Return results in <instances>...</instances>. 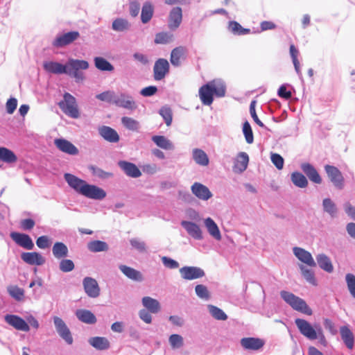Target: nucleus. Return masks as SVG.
<instances>
[{"label": "nucleus", "instance_id": "1", "mask_svg": "<svg viewBox=\"0 0 355 355\" xmlns=\"http://www.w3.org/2000/svg\"><path fill=\"white\" fill-rule=\"evenodd\" d=\"M89 63L86 60L69 58L65 64L58 62L46 61L43 63L44 69L53 74H67L78 83L85 79L84 73L80 70L89 68Z\"/></svg>", "mask_w": 355, "mask_h": 355}, {"label": "nucleus", "instance_id": "2", "mask_svg": "<svg viewBox=\"0 0 355 355\" xmlns=\"http://www.w3.org/2000/svg\"><path fill=\"white\" fill-rule=\"evenodd\" d=\"M199 97L205 105H210L214 101V95L216 97H223L226 93L225 83L220 79L209 81L199 89Z\"/></svg>", "mask_w": 355, "mask_h": 355}, {"label": "nucleus", "instance_id": "3", "mask_svg": "<svg viewBox=\"0 0 355 355\" xmlns=\"http://www.w3.org/2000/svg\"><path fill=\"white\" fill-rule=\"evenodd\" d=\"M295 324L300 334L305 338L310 340L318 339L321 345H327V342L320 324H315L313 326L307 320L301 318L295 319Z\"/></svg>", "mask_w": 355, "mask_h": 355}, {"label": "nucleus", "instance_id": "4", "mask_svg": "<svg viewBox=\"0 0 355 355\" xmlns=\"http://www.w3.org/2000/svg\"><path fill=\"white\" fill-rule=\"evenodd\" d=\"M280 296L285 301V302L291 306L294 310L308 315H312V310L309 308L306 302L303 299L296 296L292 293L286 291H282L280 292Z\"/></svg>", "mask_w": 355, "mask_h": 355}, {"label": "nucleus", "instance_id": "5", "mask_svg": "<svg viewBox=\"0 0 355 355\" xmlns=\"http://www.w3.org/2000/svg\"><path fill=\"white\" fill-rule=\"evenodd\" d=\"M58 105L62 111L67 116L78 119L80 116L76 100L69 93H64L63 95V101L58 103Z\"/></svg>", "mask_w": 355, "mask_h": 355}, {"label": "nucleus", "instance_id": "6", "mask_svg": "<svg viewBox=\"0 0 355 355\" xmlns=\"http://www.w3.org/2000/svg\"><path fill=\"white\" fill-rule=\"evenodd\" d=\"M81 191L82 196L95 200H102L107 195L105 191L102 188L94 184H89L87 182Z\"/></svg>", "mask_w": 355, "mask_h": 355}, {"label": "nucleus", "instance_id": "7", "mask_svg": "<svg viewBox=\"0 0 355 355\" xmlns=\"http://www.w3.org/2000/svg\"><path fill=\"white\" fill-rule=\"evenodd\" d=\"M114 105L131 111L137 108V104L133 96L125 92H121L119 95H116Z\"/></svg>", "mask_w": 355, "mask_h": 355}, {"label": "nucleus", "instance_id": "8", "mask_svg": "<svg viewBox=\"0 0 355 355\" xmlns=\"http://www.w3.org/2000/svg\"><path fill=\"white\" fill-rule=\"evenodd\" d=\"M324 170L334 186L338 189H343L344 188V178L339 169L334 166L326 165Z\"/></svg>", "mask_w": 355, "mask_h": 355}, {"label": "nucleus", "instance_id": "9", "mask_svg": "<svg viewBox=\"0 0 355 355\" xmlns=\"http://www.w3.org/2000/svg\"><path fill=\"white\" fill-rule=\"evenodd\" d=\"M53 324L55 326V328L56 329V331L58 332V335L65 340V342L71 345L73 343V338L71 334V331L67 327V324L64 322V320L58 317L54 316L53 318Z\"/></svg>", "mask_w": 355, "mask_h": 355}, {"label": "nucleus", "instance_id": "10", "mask_svg": "<svg viewBox=\"0 0 355 355\" xmlns=\"http://www.w3.org/2000/svg\"><path fill=\"white\" fill-rule=\"evenodd\" d=\"M80 36L78 31H70L64 34H59L56 36L52 42V45L55 48H62L71 44Z\"/></svg>", "mask_w": 355, "mask_h": 355}, {"label": "nucleus", "instance_id": "11", "mask_svg": "<svg viewBox=\"0 0 355 355\" xmlns=\"http://www.w3.org/2000/svg\"><path fill=\"white\" fill-rule=\"evenodd\" d=\"M83 285L85 293L89 297L96 298L100 295L101 289L95 279L86 277L83 280Z\"/></svg>", "mask_w": 355, "mask_h": 355}, {"label": "nucleus", "instance_id": "12", "mask_svg": "<svg viewBox=\"0 0 355 355\" xmlns=\"http://www.w3.org/2000/svg\"><path fill=\"white\" fill-rule=\"evenodd\" d=\"M180 273L182 279L185 280H193L203 277L205 271L196 266H184L180 269Z\"/></svg>", "mask_w": 355, "mask_h": 355}, {"label": "nucleus", "instance_id": "13", "mask_svg": "<svg viewBox=\"0 0 355 355\" xmlns=\"http://www.w3.org/2000/svg\"><path fill=\"white\" fill-rule=\"evenodd\" d=\"M169 63L167 60L159 58L155 61L153 67L154 79L162 80L169 71Z\"/></svg>", "mask_w": 355, "mask_h": 355}, {"label": "nucleus", "instance_id": "14", "mask_svg": "<svg viewBox=\"0 0 355 355\" xmlns=\"http://www.w3.org/2000/svg\"><path fill=\"white\" fill-rule=\"evenodd\" d=\"M4 319L6 323L17 330L26 332L30 330L28 324L18 315L7 314L5 315Z\"/></svg>", "mask_w": 355, "mask_h": 355}, {"label": "nucleus", "instance_id": "15", "mask_svg": "<svg viewBox=\"0 0 355 355\" xmlns=\"http://www.w3.org/2000/svg\"><path fill=\"white\" fill-rule=\"evenodd\" d=\"M10 237L18 245L24 249L32 250L34 248V243L28 234L13 232L10 233Z\"/></svg>", "mask_w": 355, "mask_h": 355}, {"label": "nucleus", "instance_id": "16", "mask_svg": "<svg viewBox=\"0 0 355 355\" xmlns=\"http://www.w3.org/2000/svg\"><path fill=\"white\" fill-rule=\"evenodd\" d=\"M191 190L196 197L202 200H207L212 197V193L209 188L200 182L193 183Z\"/></svg>", "mask_w": 355, "mask_h": 355}, {"label": "nucleus", "instance_id": "17", "mask_svg": "<svg viewBox=\"0 0 355 355\" xmlns=\"http://www.w3.org/2000/svg\"><path fill=\"white\" fill-rule=\"evenodd\" d=\"M240 343L243 349L252 351H257L265 345L263 340L254 337L243 338Z\"/></svg>", "mask_w": 355, "mask_h": 355}, {"label": "nucleus", "instance_id": "18", "mask_svg": "<svg viewBox=\"0 0 355 355\" xmlns=\"http://www.w3.org/2000/svg\"><path fill=\"white\" fill-rule=\"evenodd\" d=\"M294 255L302 263L311 267L316 266L311 254L304 248L300 247H294L293 248Z\"/></svg>", "mask_w": 355, "mask_h": 355}, {"label": "nucleus", "instance_id": "19", "mask_svg": "<svg viewBox=\"0 0 355 355\" xmlns=\"http://www.w3.org/2000/svg\"><path fill=\"white\" fill-rule=\"evenodd\" d=\"M182 20V10L180 7L173 8L168 16V26L170 30L175 31L180 25Z\"/></svg>", "mask_w": 355, "mask_h": 355}, {"label": "nucleus", "instance_id": "20", "mask_svg": "<svg viewBox=\"0 0 355 355\" xmlns=\"http://www.w3.org/2000/svg\"><path fill=\"white\" fill-rule=\"evenodd\" d=\"M181 225L187 231L188 234L196 240H202L203 239L202 232L198 225L195 223L182 220Z\"/></svg>", "mask_w": 355, "mask_h": 355}, {"label": "nucleus", "instance_id": "21", "mask_svg": "<svg viewBox=\"0 0 355 355\" xmlns=\"http://www.w3.org/2000/svg\"><path fill=\"white\" fill-rule=\"evenodd\" d=\"M64 178L71 188L81 195V190L85 188L86 181L71 173H64Z\"/></svg>", "mask_w": 355, "mask_h": 355}, {"label": "nucleus", "instance_id": "22", "mask_svg": "<svg viewBox=\"0 0 355 355\" xmlns=\"http://www.w3.org/2000/svg\"><path fill=\"white\" fill-rule=\"evenodd\" d=\"M21 259L29 265L42 266L46 260L45 258L39 252H23L21 254Z\"/></svg>", "mask_w": 355, "mask_h": 355}, {"label": "nucleus", "instance_id": "23", "mask_svg": "<svg viewBox=\"0 0 355 355\" xmlns=\"http://www.w3.org/2000/svg\"><path fill=\"white\" fill-rule=\"evenodd\" d=\"M300 168L311 182L318 184L322 183V178L320 174L312 164L302 163Z\"/></svg>", "mask_w": 355, "mask_h": 355}, {"label": "nucleus", "instance_id": "24", "mask_svg": "<svg viewBox=\"0 0 355 355\" xmlns=\"http://www.w3.org/2000/svg\"><path fill=\"white\" fill-rule=\"evenodd\" d=\"M118 165L128 177L137 178L141 175V172L139 168L132 162L119 161Z\"/></svg>", "mask_w": 355, "mask_h": 355}, {"label": "nucleus", "instance_id": "25", "mask_svg": "<svg viewBox=\"0 0 355 355\" xmlns=\"http://www.w3.org/2000/svg\"><path fill=\"white\" fill-rule=\"evenodd\" d=\"M54 144L63 153L71 155H76L78 153V148L72 143L64 139H56Z\"/></svg>", "mask_w": 355, "mask_h": 355}, {"label": "nucleus", "instance_id": "26", "mask_svg": "<svg viewBox=\"0 0 355 355\" xmlns=\"http://www.w3.org/2000/svg\"><path fill=\"white\" fill-rule=\"evenodd\" d=\"M98 134L107 141L110 143H116L119 141L120 137L117 132L106 125L98 128Z\"/></svg>", "mask_w": 355, "mask_h": 355}, {"label": "nucleus", "instance_id": "27", "mask_svg": "<svg viewBox=\"0 0 355 355\" xmlns=\"http://www.w3.org/2000/svg\"><path fill=\"white\" fill-rule=\"evenodd\" d=\"M119 268L125 277L132 281L141 282L144 279L143 274L133 268L125 265H120Z\"/></svg>", "mask_w": 355, "mask_h": 355}, {"label": "nucleus", "instance_id": "28", "mask_svg": "<svg viewBox=\"0 0 355 355\" xmlns=\"http://www.w3.org/2000/svg\"><path fill=\"white\" fill-rule=\"evenodd\" d=\"M249 162L248 155L245 152L239 153L234 162L233 170L236 173H241L246 170Z\"/></svg>", "mask_w": 355, "mask_h": 355}, {"label": "nucleus", "instance_id": "29", "mask_svg": "<svg viewBox=\"0 0 355 355\" xmlns=\"http://www.w3.org/2000/svg\"><path fill=\"white\" fill-rule=\"evenodd\" d=\"M340 334L342 340L349 349H352L354 346V336L348 326L340 327Z\"/></svg>", "mask_w": 355, "mask_h": 355}, {"label": "nucleus", "instance_id": "30", "mask_svg": "<svg viewBox=\"0 0 355 355\" xmlns=\"http://www.w3.org/2000/svg\"><path fill=\"white\" fill-rule=\"evenodd\" d=\"M141 302L146 310L151 313H157L161 310V305L159 301L151 297H144Z\"/></svg>", "mask_w": 355, "mask_h": 355}, {"label": "nucleus", "instance_id": "31", "mask_svg": "<svg viewBox=\"0 0 355 355\" xmlns=\"http://www.w3.org/2000/svg\"><path fill=\"white\" fill-rule=\"evenodd\" d=\"M76 316L82 322L93 324L96 322V318L94 314L87 309H78L76 311Z\"/></svg>", "mask_w": 355, "mask_h": 355}, {"label": "nucleus", "instance_id": "32", "mask_svg": "<svg viewBox=\"0 0 355 355\" xmlns=\"http://www.w3.org/2000/svg\"><path fill=\"white\" fill-rule=\"evenodd\" d=\"M204 224L207 230V232L213 238H214L216 241H220L221 239V234L219 228L212 218L209 217L205 218L204 220Z\"/></svg>", "mask_w": 355, "mask_h": 355}, {"label": "nucleus", "instance_id": "33", "mask_svg": "<svg viewBox=\"0 0 355 355\" xmlns=\"http://www.w3.org/2000/svg\"><path fill=\"white\" fill-rule=\"evenodd\" d=\"M192 158L195 162L202 166H207L209 159L206 153L200 148H194L192 150Z\"/></svg>", "mask_w": 355, "mask_h": 355}, {"label": "nucleus", "instance_id": "34", "mask_svg": "<svg viewBox=\"0 0 355 355\" xmlns=\"http://www.w3.org/2000/svg\"><path fill=\"white\" fill-rule=\"evenodd\" d=\"M52 253L55 259H62L68 256L69 250L64 243L56 242L53 245Z\"/></svg>", "mask_w": 355, "mask_h": 355}, {"label": "nucleus", "instance_id": "35", "mask_svg": "<svg viewBox=\"0 0 355 355\" xmlns=\"http://www.w3.org/2000/svg\"><path fill=\"white\" fill-rule=\"evenodd\" d=\"M131 24L128 19L119 17L114 19L112 24V28L116 32H125L130 30Z\"/></svg>", "mask_w": 355, "mask_h": 355}, {"label": "nucleus", "instance_id": "36", "mask_svg": "<svg viewBox=\"0 0 355 355\" xmlns=\"http://www.w3.org/2000/svg\"><path fill=\"white\" fill-rule=\"evenodd\" d=\"M323 211L328 214L331 217L334 218L338 214V207L336 203L329 198H326L322 200Z\"/></svg>", "mask_w": 355, "mask_h": 355}, {"label": "nucleus", "instance_id": "37", "mask_svg": "<svg viewBox=\"0 0 355 355\" xmlns=\"http://www.w3.org/2000/svg\"><path fill=\"white\" fill-rule=\"evenodd\" d=\"M89 343L98 350H104L110 347V342L105 337H92L89 339Z\"/></svg>", "mask_w": 355, "mask_h": 355}, {"label": "nucleus", "instance_id": "38", "mask_svg": "<svg viewBox=\"0 0 355 355\" xmlns=\"http://www.w3.org/2000/svg\"><path fill=\"white\" fill-rule=\"evenodd\" d=\"M317 263L320 268L327 272H331L334 267L330 259L324 254H319L316 257Z\"/></svg>", "mask_w": 355, "mask_h": 355}, {"label": "nucleus", "instance_id": "39", "mask_svg": "<svg viewBox=\"0 0 355 355\" xmlns=\"http://www.w3.org/2000/svg\"><path fill=\"white\" fill-rule=\"evenodd\" d=\"M152 141L159 148L164 150H173V143L164 136L155 135L152 137Z\"/></svg>", "mask_w": 355, "mask_h": 355}, {"label": "nucleus", "instance_id": "40", "mask_svg": "<svg viewBox=\"0 0 355 355\" xmlns=\"http://www.w3.org/2000/svg\"><path fill=\"white\" fill-rule=\"evenodd\" d=\"M185 53V49L183 46H178L173 49L171 53L170 61L174 67H178L181 64V59Z\"/></svg>", "mask_w": 355, "mask_h": 355}, {"label": "nucleus", "instance_id": "41", "mask_svg": "<svg viewBox=\"0 0 355 355\" xmlns=\"http://www.w3.org/2000/svg\"><path fill=\"white\" fill-rule=\"evenodd\" d=\"M0 159L6 163L12 164L17 162V157L11 150L0 147Z\"/></svg>", "mask_w": 355, "mask_h": 355}, {"label": "nucleus", "instance_id": "42", "mask_svg": "<svg viewBox=\"0 0 355 355\" xmlns=\"http://www.w3.org/2000/svg\"><path fill=\"white\" fill-rule=\"evenodd\" d=\"M291 180L293 184L299 188H305L308 185L306 178L300 172H293L291 173Z\"/></svg>", "mask_w": 355, "mask_h": 355}, {"label": "nucleus", "instance_id": "43", "mask_svg": "<svg viewBox=\"0 0 355 355\" xmlns=\"http://www.w3.org/2000/svg\"><path fill=\"white\" fill-rule=\"evenodd\" d=\"M87 248L92 252H100L107 251L109 247L106 242L96 240L88 243Z\"/></svg>", "mask_w": 355, "mask_h": 355}, {"label": "nucleus", "instance_id": "44", "mask_svg": "<svg viewBox=\"0 0 355 355\" xmlns=\"http://www.w3.org/2000/svg\"><path fill=\"white\" fill-rule=\"evenodd\" d=\"M94 61L95 67L98 70L103 71H112L114 69L113 65L102 57H95Z\"/></svg>", "mask_w": 355, "mask_h": 355}, {"label": "nucleus", "instance_id": "45", "mask_svg": "<svg viewBox=\"0 0 355 355\" xmlns=\"http://www.w3.org/2000/svg\"><path fill=\"white\" fill-rule=\"evenodd\" d=\"M121 123L126 129L134 132H138L141 128L138 121L129 116H123Z\"/></svg>", "mask_w": 355, "mask_h": 355}, {"label": "nucleus", "instance_id": "46", "mask_svg": "<svg viewBox=\"0 0 355 355\" xmlns=\"http://www.w3.org/2000/svg\"><path fill=\"white\" fill-rule=\"evenodd\" d=\"M207 309L210 315L215 320L224 321L227 319V314L221 309L212 304H208Z\"/></svg>", "mask_w": 355, "mask_h": 355}, {"label": "nucleus", "instance_id": "47", "mask_svg": "<svg viewBox=\"0 0 355 355\" xmlns=\"http://www.w3.org/2000/svg\"><path fill=\"white\" fill-rule=\"evenodd\" d=\"M153 15V8L150 2H146L141 9V19L144 24L148 23Z\"/></svg>", "mask_w": 355, "mask_h": 355}, {"label": "nucleus", "instance_id": "48", "mask_svg": "<svg viewBox=\"0 0 355 355\" xmlns=\"http://www.w3.org/2000/svg\"><path fill=\"white\" fill-rule=\"evenodd\" d=\"M9 295L17 301H22L24 297V291L17 286H9L7 287Z\"/></svg>", "mask_w": 355, "mask_h": 355}, {"label": "nucleus", "instance_id": "49", "mask_svg": "<svg viewBox=\"0 0 355 355\" xmlns=\"http://www.w3.org/2000/svg\"><path fill=\"white\" fill-rule=\"evenodd\" d=\"M116 95L114 91L108 90L97 94L96 98L101 101L114 104Z\"/></svg>", "mask_w": 355, "mask_h": 355}, {"label": "nucleus", "instance_id": "50", "mask_svg": "<svg viewBox=\"0 0 355 355\" xmlns=\"http://www.w3.org/2000/svg\"><path fill=\"white\" fill-rule=\"evenodd\" d=\"M173 35L169 32L158 33L155 35V42L156 44H167L173 40Z\"/></svg>", "mask_w": 355, "mask_h": 355}, {"label": "nucleus", "instance_id": "51", "mask_svg": "<svg viewBox=\"0 0 355 355\" xmlns=\"http://www.w3.org/2000/svg\"><path fill=\"white\" fill-rule=\"evenodd\" d=\"M299 267H300V269L302 272V276L304 277V278L309 283H310L313 285H316V280H315L313 272L311 270L306 268L303 265H300Z\"/></svg>", "mask_w": 355, "mask_h": 355}, {"label": "nucleus", "instance_id": "52", "mask_svg": "<svg viewBox=\"0 0 355 355\" xmlns=\"http://www.w3.org/2000/svg\"><path fill=\"white\" fill-rule=\"evenodd\" d=\"M168 342L173 349H179L184 345L182 336L179 334H172L169 336Z\"/></svg>", "mask_w": 355, "mask_h": 355}, {"label": "nucleus", "instance_id": "53", "mask_svg": "<svg viewBox=\"0 0 355 355\" xmlns=\"http://www.w3.org/2000/svg\"><path fill=\"white\" fill-rule=\"evenodd\" d=\"M89 168L94 175H95L101 179L105 180V179H108V178L113 177L112 173L105 171L98 167L92 166Z\"/></svg>", "mask_w": 355, "mask_h": 355}, {"label": "nucleus", "instance_id": "54", "mask_svg": "<svg viewBox=\"0 0 355 355\" xmlns=\"http://www.w3.org/2000/svg\"><path fill=\"white\" fill-rule=\"evenodd\" d=\"M75 268V265L71 259H62L59 263V269L63 272H69Z\"/></svg>", "mask_w": 355, "mask_h": 355}, {"label": "nucleus", "instance_id": "55", "mask_svg": "<svg viewBox=\"0 0 355 355\" xmlns=\"http://www.w3.org/2000/svg\"><path fill=\"white\" fill-rule=\"evenodd\" d=\"M243 132L248 144H252L254 141V137L252 128L248 121H245L243 125Z\"/></svg>", "mask_w": 355, "mask_h": 355}, {"label": "nucleus", "instance_id": "56", "mask_svg": "<svg viewBox=\"0 0 355 355\" xmlns=\"http://www.w3.org/2000/svg\"><path fill=\"white\" fill-rule=\"evenodd\" d=\"M195 291L197 296L201 299L209 300L210 298L209 292L206 286L198 284L195 287Z\"/></svg>", "mask_w": 355, "mask_h": 355}, {"label": "nucleus", "instance_id": "57", "mask_svg": "<svg viewBox=\"0 0 355 355\" xmlns=\"http://www.w3.org/2000/svg\"><path fill=\"white\" fill-rule=\"evenodd\" d=\"M345 281L349 293L354 298H355V275L351 273H347L345 275Z\"/></svg>", "mask_w": 355, "mask_h": 355}, {"label": "nucleus", "instance_id": "58", "mask_svg": "<svg viewBox=\"0 0 355 355\" xmlns=\"http://www.w3.org/2000/svg\"><path fill=\"white\" fill-rule=\"evenodd\" d=\"M159 114L164 119L165 123L167 126L171 125L173 117H172V112L169 107H163L159 110Z\"/></svg>", "mask_w": 355, "mask_h": 355}, {"label": "nucleus", "instance_id": "59", "mask_svg": "<svg viewBox=\"0 0 355 355\" xmlns=\"http://www.w3.org/2000/svg\"><path fill=\"white\" fill-rule=\"evenodd\" d=\"M130 243L132 248L136 249L139 252H146V245L144 241H142L137 238H133L130 240Z\"/></svg>", "mask_w": 355, "mask_h": 355}, {"label": "nucleus", "instance_id": "60", "mask_svg": "<svg viewBox=\"0 0 355 355\" xmlns=\"http://www.w3.org/2000/svg\"><path fill=\"white\" fill-rule=\"evenodd\" d=\"M51 239L47 236H41L36 241L37 246L40 249H46L51 246Z\"/></svg>", "mask_w": 355, "mask_h": 355}, {"label": "nucleus", "instance_id": "61", "mask_svg": "<svg viewBox=\"0 0 355 355\" xmlns=\"http://www.w3.org/2000/svg\"><path fill=\"white\" fill-rule=\"evenodd\" d=\"M161 260H162L163 265L166 268L176 269L180 266V264L177 261H175L170 257L164 256L161 258Z\"/></svg>", "mask_w": 355, "mask_h": 355}, {"label": "nucleus", "instance_id": "62", "mask_svg": "<svg viewBox=\"0 0 355 355\" xmlns=\"http://www.w3.org/2000/svg\"><path fill=\"white\" fill-rule=\"evenodd\" d=\"M271 162L279 170L282 169L284 166V159L283 157L277 153H272L271 155Z\"/></svg>", "mask_w": 355, "mask_h": 355}, {"label": "nucleus", "instance_id": "63", "mask_svg": "<svg viewBox=\"0 0 355 355\" xmlns=\"http://www.w3.org/2000/svg\"><path fill=\"white\" fill-rule=\"evenodd\" d=\"M255 104H256V101H252L251 103H250V114H251V116L252 118L253 119V120L254 121V122L260 127L261 128H263L265 127L264 124L259 120V119L258 118L257 114H256V111H255Z\"/></svg>", "mask_w": 355, "mask_h": 355}, {"label": "nucleus", "instance_id": "64", "mask_svg": "<svg viewBox=\"0 0 355 355\" xmlns=\"http://www.w3.org/2000/svg\"><path fill=\"white\" fill-rule=\"evenodd\" d=\"M17 106V100L15 98H9L6 104V112L8 114H12Z\"/></svg>", "mask_w": 355, "mask_h": 355}]
</instances>
